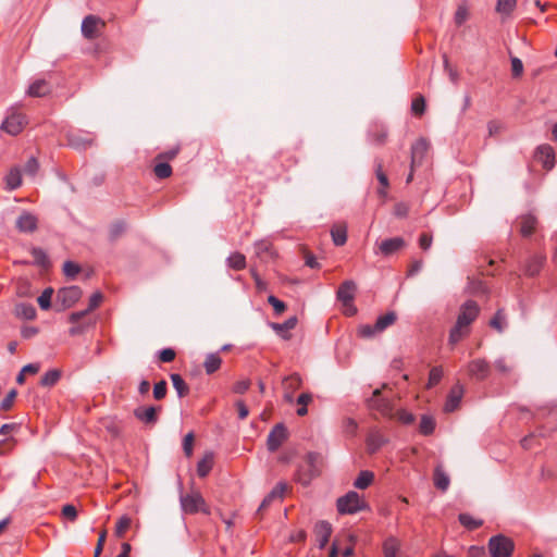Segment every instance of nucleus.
<instances>
[{"instance_id":"4468645a","label":"nucleus","mask_w":557,"mask_h":557,"mask_svg":"<svg viewBox=\"0 0 557 557\" xmlns=\"http://www.w3.org/2000/svg\"><path fill=\"white\" fill-rule=\"evenodd\" d=\"M375 165V176L380 183V188H377L376 194L379 198L381 199L382 203H384L388 196V187H389V181L387 175L383 171V163L381 160L376 159L374 161Z\"/></svg>"},{"instance_id":"338daca9","label":"nucleus","mask_w":557,"mask_h":557,"mask_svg":"<svg viewBox=\"0 0 557 557\" xmlns=\"http://www.w3.org/2000/svg\"><path fill=\"white\" fill-rule=\"evenodd\" d=\"M396 418L399 422L406 425H409L414 421V416L411 412L404 409H400L396 412Z\"/></svg>"},{"instance_id":"13d9d810","label":"nucleus","mask_w":557,"mask_h":557,"mask_svg":"<svg viewBox=\"0 0 557 557\" xmlns=\"http://www.w3.org/2000/svg\"><path fill=\"white\" fill-rule=\"evenodd\" d=\"M443 377V369L441 367H433L430 370L428 386L432 387L440 383Z\"/></svg>"},{"instance_id":"8fccbe9b","label":"nucleus","mask_w":557,"mask_h":557,"mask_svg":"<svg viewBox=\"0 0 557 557\" xmlns=\"http://www.w3.org/2000/svg\"><path fill=\"white\" fill-rule=\"evenodd\" d=\"M131 523H132V520L129 517H127V516L121 517L117 520L116 525H115V535L117 537H123L125 532L129 529Z\"/></svg>"},{"instance_id":"412c9836","label":"nucleus","mask_w":557,"mask_h":557,"mask_svg":"<svg viewBox=\"0 0 557 557\" xmlns=\"http://www.w3.org/2000/svg\"><path fill=\"white\" fill-rule=\"evenodd\" d=\"M462 395H463V386L461 384L457 383L456 385H454L451 387V389L447 396V399H446V403L444 406V410L446 412L455 411L461 401Z\"/></svg>"},{"instance_id":"a19ab883","label":"nucleus","mask_w":557,"mask_h":557,"mask_svg":"<svg viewBox=\"0 0 557 557\" xmlns=\"http://www.w3.org/2000/svg\"><path fill=\"white\" fill-rule=\"evenodd\" d=\"M302 380L297 373H293L283 380L284 391L296 392L298 388H300Z\"/></svg>"},{"instance_id":"c03bdc74","label":"nucleus","mask_w":557,"mask_h":557,"mask_svg":"<svg viewBox=\"0 0 557 557\" xmlns=\"http://www.w3.org/2000/svg\"><path fill=\"white\" fill-rule=\"evenodd\" d=\"M435 429V420L430 416H422L419 431L423 435H430L434 432Z\"/></svg>"},{"instance_id":"680f3d73","label":"nucleus","mask_w":557,"mask_h":557,"mask_svg":"<svg viewBox=\"0 0 557 557\" xmlns=\"http://www.w3.org/2000/svg\"><path fill=\"white\" fill-rule=\"evenodd\" d=\"M194 440L195 436L193 432L187 433L183 440V450L186 457H190L193 455Z\"/></svg>"},{"instance_id":"4d7b16f0","label":"nucleus","mask_w":557,"mask_h":557,"mask_svg":"<svg viewBox=\"0 0 557 557\" xmlns=\"http://www.w3.org/2000/svg\"><path fill=\"white\" fill-rule=\"evenodd\" d=\"M38 171H39V162H38L37 158L30 157L24 166L25 174L34 177L38 173Z\"/></svg>"},{"instance_id":"f03ea898","label":"nucleus","mask_w":557,"mask_h":557,"mask_svg":"<svg viewBox=\"0 0 557 557\" xmlns=\"http://www.w3.org/2000/svg\"><path fill=\"white\" fill-rule=\"evenodd\" d=\"M322 456L319 453H308L304 462L298 467L296 481L304 486H308L313 479L321 474Z\"/></svg>"},{"instance_id":"5701e85b","label":"nucleus","mask_w":557,"mask_h":557,"mask_svg":"<svg viewBox=\"0 0 557 557\" xmlns=\"http://www.w3.org/2000/svg\"><path fill=\"white\" fill-rule=\"evenodd\" d=\"M535 157L542 162L543 166L547 170L553 169L555 163V152L552 146L541 145L536 149Z\"/></svg>"},{"instance_id":"5fc2aeb1","label":"nucleus","mask_w":557,"mask_h":557,"mask_svg":"<svg viewBox=\"0 0 557 557\" xmlns=\"http://www.w3.org/2000/svg\"><path fill=\"white\" fill-rule=\"evenodd\" d=\"M81 272V267L73 261H65L63 264V273L69 278H74Z\"/></svg>"},{"instance_id":"2f4dec72","label":"nucleus","mask_w":557,"mask_h":557,"mask_svg":"<svg viewBox=\"0 0 557 557\" xmlns=\"http://www.w3.org/2000/svg\"><path fill=\"white\" fill-rule=\"evenodd\" d=\"M15 314L24 320H34L36 318V309L32 304L21 302L15 306Z\"/></svg>"},{"instance_id":"7ed1b4c3","label":"nucleus","mask_w":557,"mask_h":557,"mask_svg":"<svg viewBox=\"0 0 557 557\" xmlns=\"http://www.w3.org/2000/svg\"><path fill=\"white\" fill-rule=\"evenodd\" d=\"M337 511L341 515H354L368 508L364 499L354 491L339 497L336 502Z\"/></svg>"},{"instance_id":"f257e3e1","label":"nucleus","mask_w":557,"mask_h":557,"mask_svg":"<svg viewBox=\"0 0 557 557\" xmlns=\"http://www.w3.org/2000/svg\"><path fill=\"white\" fill-rule=\"evenodd\" d=\"M480 307L474 300H467L460 307L455 325L449 332L448 342L456 345L470 333V325L478 318Z\"/></svg>"},{"instance_id":"69168bd1","label":"nucleus","mask_w":557,"mask_h":557,"mask_svg":"<svg viewBox=\"0 0 557 557\" xmlns=\"http://www.w3.org/2000/svg\"><path fill=\"white\" fill-rule=\"evenodd\" d=\"M166 391H168L166 382L162 380V381H160V382L154 384V386H153V397L157 400H160V399L165 397Z\"/></svg>"},{"instance_id":"e433bc0d","label":"nucleus","mask_w":557,"mask_h":557,"mask_svg":"<svg viewBox=\"0 0 557 557\" xmlns=\"http://www.w3.org/2000/svg\"><path fill=\"white\" fill-rule=\"evenodd\" d=\"M221 363H222V359L219 356V354H216V352L215 354H209L206 357V360H205V363H203L206 373L207 374L214 373L215 371H218L220 369Z\"/></svg>"},{"instance_id":"774afa93","label":"nucleus","mask_w":557,"mask_h":557,"mask_svg":"<svg viewBox=\"0 0 557 557\" xmlns=\"http://www.w3.org/2000/svg\"><path fill=\"white\" fill-rule=\"evenodd\" d=\"M176 352L172 348H164L159 352V359L162 362H172L175 359Z\"/></svg>"},{"instance_id":"4c0bfd02","label":"nucleus","mask_w":557,"mask_h":557,"mask_svg":"<svg viewBox=\"0 0 557 557\" xmlns=\"http://www.w3.org/2000/svg\"><path fill=\"white\" fill-rule=\"evenodd\" d=\"M334 245L343 246L347 240V228L345 225H335L331 230Z\"/></svg>"},{"instance_id":"49530a36","label":"nucleus","mask_w":557,"mask_h":557,"mask_svg":"<svg viewBox=\"0 0 557 557\" xmlns=\"http://www.w3.org/2000/svg\"><path fill=\"white\" fill-rule=\"evenodd\" d=\"M311 401H312V394H310V393H302L298 396L297 404L300 407L297 409V414L299 417H304L308 413L307 406Z\"/></svg>"},{"instance_id":"72a5a7b5","label":"nucleus","mask_w":557,"mask_h":557,"mask_svg":"<svg viewBox=\"0 0 557 557\" xmlns=\"http://www.w3.org/2000/svg\"><path fill=\"white\" fill-rule=\"evenodd\" d=\"M374 480V473L369 470L361 471L354 482V486L359 490H364L371 485Z\"/></svg>"},{"instance_id":"2eb2a0df","label":"nucleus","mask_w":557,"mask_h":557,"mask_svg":"<svg viewBox=\"0 0 557 557\" xmlns=\"http://www.w3.org/2000/svg\"><path fill=\"white\" fill-rule=\"evenodd\" d=\"M38 220L28 211H23L16 220L15 226L22 233H33L37 230Z\"/></svg>"},{"instance_id":"6e6d98bb","label":"nucleus","mask_w":557,"mask_h":557,"mask_svg":"<svg viewBox=\"0 0 557 557\" xmlns=\"http://www.w3.org/2000/svg\"><path fill=\"white\" fill-rule=\"evenodd\" d=\"M357 334L359 337H362V338H372L376 334H380V333H379V331H376V329H374V325L362 324L358 327Z\"/></svg>"},{"instance_id":"0eeeda50","label":"nucleus","mask_w":557,"mask_h":557,"mask_svg":"<svg viewBox=\"0 0 557 557\" xmlns=\"http://www.w3.org/2000/svg\"><path fill=\"white\" fill-rule=\"evenodd\" d=\"M106 23L96 15H87L82 22V34L86 39L92 40L100 36Z\"/></svg>"},{"instance_id":"cd10ccee","label":"nucleus","mask_w":557,"mask_h":557,"mask_svg":"<svg viewBox=\"0 0 557 557\" xmlns=\"http://www.w3.org/2000/svg\"><path fill=\"white\" fill-rule=\"evenodd\" d=\"M433 481L436 488L442 492L447 491L450 484V479L448 474L444 471L442 466H437L434 469Z\"/></svg>"},{"instance_id":"b1692460","label":"nucleus","mask_w":557,"mask_h":557,"mask_svg":"<svg viewBox=\"0 0 557 557\" xmlns=\"http://www.w3.org/2000/svg\"><path fill=\"white\" fill-rule=\"evenodd\" d=\"M298 323L297 317H290L283 323H271V329L283 339H289V331L294 330Z\"/></svg>"},{"instance_id":"f3484780","label":"nucleus","mask_w":557,"mask_h":557,"mask_svg":"<svg viewBox=\"0 0 557 557\" xmlns=\"http://www.w3.org/2000/svg\"><path fill=\"white\" fill-rule=\"evenodd\" d=\"M287 491V484L284 482H278L272 491L263 498L261 502L258 512L268 508L274 500H282L285 492Z\"/></svg>"},{"instance_id":"a211bd4d","label":"nucleus","mask_w":557,"mask_h":557,"mask_svg":"<svg viewBox=\"0 0 557 557\" xmlns=\"http://www.w3.org/2000/svg\"><path fill=\"white\" fill-rule=\"evenodd\" d=\"M161 410V407H138L134 410V416L136 419L141 421L145 424H154L158 421V411Z\"/></svg>"},{"instance_id":"4be33fe9","label":"nucleus","mask_w":557,"mask_h":557,"mask_svg":"<svg viewBox=\"0 0 557 557\" xmlns=\"http://www.w3.org/2000/svg\"><path fill=\"white\" fill-rule=\"evenodd\" d=\"M356 288L354 281L348 280L343 282L337 290V299L345 306L350 305L355 298Z\"/></svg>"},{"instance_id":"864d4df0","label":"nucleus","mask_w":557,"mask_h":557,"mask_svg":"<svg viewBox=\"0 0 557 557\" xmlns=\"http://www.w3.org/2000/svg\"><path fill=\"white\" fill-rule=\"evenodd\" d=\"M125 230H126V223L124 221L114 222L110 227V239L111 240L117 239L120 236H122V234L125 232Z\"/></svg>"},{"instance_id":"7c9ffc66","label":"nucleus","mask_w":557,"mask_h":557,"mask_svg":"<svg viewBox=\"0 0 557 557\" xmlns=\"http://www.w3.org/2000/svg\"><path fill=\"white\" fill-rule=\"evenodd\" d=\"M397 320V314L396 312L394 311H389L383 315H380L375 323H374V329H376V331H379V333H382L384 332L387 327H389L391 325H393Z\"/></svg>"},{"instance_id":"1a4fd4ad","label":"nucleus","mask_w":557,"mask_h":557,"mask_svg":"<svg viewBox=\"0 0 557 557\" xmlns=\"http://www.w3.org/2000/svg\"><path fill=\"white\" fill-rule=\"evenodd\" d=\"M287 437L288 432L286 426L283 423L275 424L268 435V449L271 453L276 451L282 446V444L287 440Z\"/></svg>"},{"instance_id":"0e129e2a","label":"nucleus","mask_w":557,"mask_h":557,"mask_svg":"<svg viewBox=\"0 0 557 557\" xmlns=\"http://www.w3.org/2000/svg\"><path fill=\"white\" fill-rule=\"evenodd\" d=\"M268 302L273 307L276 314H282L286 309L285 302H283L273 295H270L268 297Z\"/></svg>"},{"instance_id":"f704fd0d","label":"nucleus","mask_w":557,"mask_h":557,"mask_svg":"<svg viewBox=\"0 0 557 557\" xmlns=\"http://www.w3.org/2000/svg\"><path fill=\"white\" fill-rule=\"evenodd\" d=\"M170 377L178 397H185L189 393V387L184 379L177 373H172Z\"/></svg>"},{"instance_id":"603ef678","label":"nucleus","mask_w":557,"mask_h":557,"mask_svg":"<svg viewBox=\"0 0 557 557\" xmlns=\"http://www.w3.org/2000/svg\"><path fill=\"white\" fill-rule=\"evenodd\" d=\"M490 325L494 329H496L498 332H503L506 325V317L503 312V310H497L495 315L490 321Z\"/></svg>"},{"instance_id":"aec40b11","label":"nucleus","mask_w":557,"mask_h":557,"mask_svg":"<svg viewBox=\"0 0 557 557\" xmlns=\"http://www.w3.org/2000/svg\"><path fill=\"white\" fill-rule=\"evenodd\" d=\"M405 246H406V242L404 240L403 237H393V238L384 239L380 244L379 249L383 256L388 257V256H392L393 253L399 251Z\"/></svg>"},{"instance_id":"c85d7f7f","label":"nucleus","mask_w":557,"mask_h":557,"mask_svg":"<svg viewBox=\"0 0 557 557\" xmlns=\"http://www.w3.org/2000/svg\"><path fill=\"white\" fill-rule=\"evenodd\" d=\"M545 261V257L536 255L531 257L524 268V272L529 276H534L540 273L541 269L543 268Z\"/></svg>"},{"instance_id":"c9c22d12","label":"nucleus","mask_w":557,"mask_h":557,"mask_svg":"<svg viewBox=\"0 0 557 557\" xmlns=\"http://www.w3.org/2000/svg\"><path fill=\"white\" fill-rule=\"evenodd\" d=\"M458 520H459L460 524L462 527H465L466 529H468L469 531L476 530L483 525V520L473 518L469 513H460L458 516Z\"/></svg>"},{"instance_id":"6e6552de","label":"nucleus","mask_w":557,"mask_h":557,"mask_svg":"<svg viewBox=\"0 0 557 557\" xmlns=\"http://www.w3.org/2000/svg\"><path fill=\"white\" fill-rule=\"evenodd\" d=\"M370 409L379 411L384 417L393 416V404L389 399L381 395V391L376 388L373 391L372 396L368 400Z\"/></svg>"},{"instance_id":"37998d69","label":"nucleus","mask_w":557,"mask_h":557,"mask_svg":"<svg viewBox=\"0 0 557 557\" xmlns=\"http://www.w3.org/2000/svg\"><path fill=\"white\" fill-rule=\"evenodd\" d=\"M399 542L395 537H388L383 544V552L385 557H397L399 550Z\"/></svg>"},{"instance_id":"ea45409f","label":"nucleus","mask_w":557,"mask_h":557,"mask_svg":"<svg viewBox=\"0 0 557 557\" xmlns=\"http://www.w3.org/2000/svg\"><path fill=\"white\" fill-rule=\"evenodd\" d=\"M227 265L236 271L243 270L246 268V257L240 252L232 253L227 260Z\"/></svg>"},{"instance_id":"052dcab7","label":"nucleus","mask_w":557,"mask_h":557,"mask_svg":"<svg viewBox=\"0 0 557 557\" xmlns=\"http://www.w3.org/2000/svg\"><path fill=\"white\" fill-rule=\"evenodd\" d=\"M469 17V12L466 5H459L455 12V23L460 26L462 25Z\"/></svg>"},{"instance_id":"dca6fc26","label":"nucleus","mask_w":557,"mask_h":557,"mask_svg":"<svg viewBox=\"0 0 557 557\" xmlns=\"http://www.w3.org/2000/svg\"><path fill=\"white\" fill-rule=\"evenodd\" d=\"M429 149V143L424 138L418 139L411 146V169L421 165Z\"/></svg>"},{"instance_id":"6ab92c4d","label":"nucleus","mask_w":557,"mask_h":557,"mask_svg":"<svg viewBox=\"0 0 557 557\" xmlns=\"http://www.w3.org/2000/svg\"><path fill=\"white\" fill-rule=\"evenodd\" d=\"M253 251L256 257L259 258L262 262H268L275 257V251L272 244L264 239L255 243Z\"/></svg>"},{"instance_id":"58836bf2","label":"nucleus","mask_w":557,"mask_h":557,"mask_svg":"<svg viewBox=\"0 0 557 557\" xmlns=\"http://www.w3.org/2000/svg\"><path fill=\"white\" fill-rule=\"evenodd\" d=\"M60 377H61L60 370H58V369L49 370L42 375V377L40 380V385L44 387L54 386L58 383V381L60 380Z\"/></svg>"},{"instance_id":"f8f14e48","label":"nucleus","mask_w":557,"mask_h":557,"mask_svg":"<svg viewBox=\"0 0 557 557\" xmlns=\"http://www.w3.org/2000/svg\"><path fill=\"white\" fill-rule=\"evenodd\" d=\"M332 532V524L325 520H320L314 524L313 533L320 549H323L326 546Z\"/></svg>"},{"instance_id":"79ce46f5","label":"nucleus","mask_w":557,"mask_h":557,"mask_svg":"<svg viewBox=\"0 0 557 557\" xmlns=\"http://www.w3.org/2000/svg\"><path fill=\"white\" fill-rule=\"evenodd\" d=\"M517 7V0H497L496 12L509 16Z\"/></svg>"},{"instance_id":"c756f323","label":"nucleus","mask_w":557,"mask_h":557,"mask_svg":"<svg viewBox=\"0 0 557 557\" xmlns=\"http://www.w3.org/2000/svg\"><path fill=\"white\" fill-rule=\"evenodd\" d=\"M385 444L384 436L377 432H371L367 437V448L370 454L376 453Z\"/></svg>"},{"instance_id":"a18cd8bd","label":"nucleus","mask_w":557,"mask_h":557,"mask_svg":"<svg viewBox=\"0 0 557 557\" xmlns=\"http://www.w3.org/2000/svg\"><path fill=\"white\" fill-rule=\"evenodd\" d=\"M153 173L158 178L164 180L172 175V168L168 162L160 161L154 165Z\"/></svg>"},{"instance_id":"09e8293b","label":"nucleus","mask_w":557,"mask_h":557,"mask_svg":"<svg viewBox=\"0 0 557 557\" xmlns=\"http://www.w3.org/2000/svg\"><path fill=\"white\" fill-rule=\"evenodd\" d=\"M95 324V321L88 319L84 320L82 323L73 324L72 327H70L69 333L71 336H76L85 333L90 326Z\"/></svg>"},{"instance_id":"39448f33","label":"nucleus","mask_w":557,"mask_h":557,"mask_svg":"<svg viewBox=\"0 0 557 557\" xmlns=\"http://www.w3.org/2000/svg\"><path fill=\"white\" fill-rule=\"evenodd\" d=\"M487 547L491 557H510L515 549V543L511 539L497 534L488 540Z\"/></svg>"},{"instance_id":"de8ad7c7","label":"nucleus","mask_w":557,"mask_h":557,"mask_svg":"<svg viewBox=\"0 0 557 557\" xmlns=\"http://www.w3.org/2000/svg\"><path fill=\"white\" fill-rule=\"evenodd\" d=\"M30 253L34 258L35 264L40 265V267L49 265V259L44 249H41L39 247H35L32 249Z\"/></svg>"},{"instance_id":"473e14b6","label":"nucleus","mask_w":557,"mask_h":557,"mask_svg":"<svg viewBox=\"0 0 557 557\" xmlns=\"http://www.w3.org/2000/svg\"><path fill=\"white\" fill-rule=\"evenodd\" d=\"M213 466V454L207 453L205 457L197 463V473L200 478H205L209 474Z\"/></svg>"},{"instance_id":"20e7f679","label":"nucleus","mask_w":557,"mask_h":557,"mask_svg":"<svg viewBox=\"0 0 557 557\" xmlns=\"http://www.w3.org/2000/svg\"><path fill=\"white\" fill-rule=\"evenodd\" d=\"M26 124V115L16 108H11L8 110L7 116L1 123L0 128L11 136H16L24 129Z\"/></svg>"},{"instance_id":"e2e57ef3","label":"nucleus","mask_w":557,"mask_h":557,"mask_svg":"<svg viewBox=\"0 0 557 557\" xmlns=\"http://www.w3.org/2000/svg\"><path fill=\"white\" fill-rule=\"evenodd\" d=\"M181 147L177 145L170 150L163 151L157 156V160L168 162L169 160H173L180 152Z\"/></svg>"},{"instance_id":"3c124183","label":"nucleus","mask_w":557,"mask_h":557,"mask_svg":"<svg viewBox=\"0 0 557 557\" xmlns=\"http://www.w3.org/2000/svg\"><path fill=\"white\" fill-rule=\"evenodd\" d=\"M53 294V289L51 287L46 288L41 295L38 297L37 301L39 307L42 310H48L51 307V297Z\"/></svg>"},{"instance_id":"393cba45","label":"nucleus","mask_w":557,"mask_h":557,"mask_svg":"<svg viewBox=\"0 0 557 557\" xmlns=\"http://www.w3.org/2000/svg\"><path fill=\"white\" fill-rule=\"evenodd\" d=\"M52 91L51 84L46 79H36L34 81L28 89L27 95L29 97H45Z\"/></svg>"},{"instance_id":"9b49d317","label":"nucleus","mask_w":557,"mask_h":557,"mask_svg":"<svg viewBox=\"0 0 557 557\" xmlns=\"http://www.w3.org/2000/svg\"><path fill=\"white\" fill-rule=\"evenodd\" d=\"M66 139L67 145L76 150H86L95 144V138L83 132H70Z\"/></svg>"},{"instance_id":"bb28decb","label":"nucleus","mask_w":557,"mask_h":557,"mask_svg":"<svg viewBox=\"0 0 557 557\" xmlns=\"http://www.w3.org/2000/svg\"><path fill=\"white\" fill-rule=\"evenodd\" d=\"M536 218L532 214L522 215L519 220L520 225V234L524 237H528L533 234L536 228Z\"/></svg>"},{"instance_id":"9d476101","label":"nucleus","mask_w":557,"mask_h":557,"mask_svg":"<svg viewBox=\"0 0 557 557\" xmlns=\"http://www.w3.org/2000/svg\"><path fill=\"white\" fill-rule=\"evenodd\" d=\"M82 289L78 286H67L58 290L57 301L62 305V307L71 308L76 301L82 297Z\"/></svg>"},{"instance_id":"bf43d9fd","label":"nucleus","mask_w":557,"mask_h":557,"mask_svg":"<svg viewBox=\"0 0 557 557\" xmlns=\"http://www.w3.org/2000/svg\"><path fill=\"white\" fill-rule=\"evenodd\" d=\"M425 110V100L422 96L414 98L411 102V111L416 115H421Z\"/></svg>"},{"instance_id":"ddd939ff","label":"nucleus","mask_w":557,"mask_h":557,"mask_svg":"<svg viewBox=\"0 0 557 557\" xmlns=\"http://www.w3.org/2000/svg\"><path fill=\"white\" fill-rule=\"evenodd\" d=\"M468 373L471 377L482 381L490 374V363L485 359H474L467 366Z\"/></svg>"},{"instance_id":"423d86ee","label":"nucleus","mask_w":557,"mask_h":557,"mask_svg":"<svg viewBox=\"0 0 557 557\" xmlns=\"http://www.w3.org/2000/svg\"><path fill=\"white\" fill-rule=\"evenodd\" d=\"M182 510L185 513H197L203 512L206 515L210 513V510L206 504L205 498L201 496L199 492H191L186 495H181L180 497Z\"/></svg>"},{"instance_id":"a878e982","label":"nucleus","mask_w":557,"mask_h":557,"mask_svg":"<svg viewBox=\"0 0 557 557\" xmlns=\"http://www.w3.org/2000/svg\"><path fill=\"white\" fill-rule=\"evenodd\" d=\"M5 189L7 190H15L22 185V171L18 166H13L10 169L8 174L4 176Z\"/></svg>"}]
</instances>
